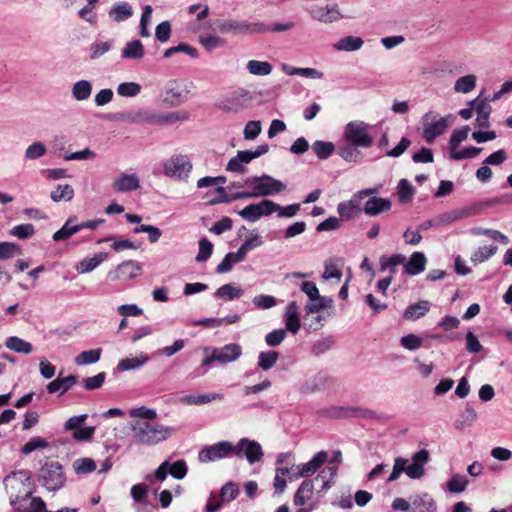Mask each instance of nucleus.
I'll return each instance as SVG.
<instances>
[{"label": "nucleus", "instance_id": "obj_1", "mask_svg": "<svg viewBox=\"0 0 512 512\" xmlns=\"http://www.w3.org/2000/svg\"><path fill=\"white\" fill-rule=\"evenodd\" d=\"M130 429L134 443L139 446L156 445L175 433L173 427L143 420H132Z\"/></svg>", "mask_w": 512, "mask_h": 512}, {"label": "nucleus", "instance_id": "obj_2", "mask_svg": "<svg viewBox=\"0 0 512 512\" xmlns=\"http://www.w3.org/2000/svg\"><path fill=\"white\" fill-rule=\"evenodd\" d=\"M243 185L249 187L250 190L233 194V199L267 197L276 195L286 189V185L283 182L268 174L248 177Z\"/></svg>", "mask_w": 512, "mask_h": 512}, {"label": "nucleus", "instance_id": "obj_3", "mask_svg": "<svg viewBox=\"0 0 512 512\" xmlns=\"http://www.w3.org/2000/svg\"><path fill=\"white\" fill-rule=\"evenodd\" d=\"M430 458L429 452L426 449H421L414 453L412 462L408 464V460L403 457H396L394 465L387 482H394L399 479L400 475L405 472L410 479H420L425 474V465Z\"/></svg>", "mask_w": 512, "mask_h": 512}, {"label": "nucleus", "instance_id": "obj_4", "mask_svg": "<svg viewBox=\"0 0 512 512\" xmlns=\"http://www.w3.org/2000/svg\"><path fill=\"white\" fill-rule=\"evenodd\" d=\"M3 484L9 494L10 504L13 506L30 498L33 493L31 473L27 470L11 472L4 478Z\"/></svg>", "mask_w": 512, "mask_h": 512}, {"label": "nucleus", "instance_id": "obj_5", "mask_svg": "<svg viewBox=\"0 0 512 512\" xmlns=\"http://www.w3.org/2000/svg\"><path fill=\"white\" fill-rule=\"evenodd\" d=\"M215 30L222 34L252 35L265 33L268 27L264 23H251L238 19H222L215 22Z\"/></svg>", "mask_w": 512, "mask_h": 512}, {"label": "nucleus", "instance_id": "obj_6", "mask_svg": "<svg viewBox=\"0 0 512 512\" xmlns=\"http://www.w3.org/2000/svg\"><path fill=\"white\" fill-rule=\"evenodd\" d=\"M451 115L440 116L435 111H429L421 117L422 137L427 143H433L436 138L443 135L448 126Z\"/></svg>", "mask_w": 512, "mask_h": 512}, {"label": "nucleus", "instance_id": "obj_7", "mask_svg": "<svg viewBox=\"0 0 512 512\" xmlns=\"http://www.w3.org/2000/svg\"><path fill=\"white\" fill-rule=\"evenodd\" d=\"M344 138L352 146L369 148L373 143L369 124L363 121H351L344 128Z\"/></svg>", "mask_w": 512, "mask_h": 512}, {"label": "nucleus", "instance_id": "obj_8", "mask_svg": "<svg viewBox=\"0 0 512 512\" xmlns=\"http://www.w3.org/2000/svg\"><path fill=\"white\" fill-rule=\"evenodd\" d=\"M38 478L42 486L52 492L61 489L66 481L63 468L58 462H50L42 466Z\"/></svg>", "mask_w": 512, "mask_h": 512}, {"label": "nucleus", "instance_id": "obj_9", "mask_svg": "<svg viewBox=\"0 0 512 512\" xmlns=\"http://www.w3.org/2000/svg\"><path fill=\"white\" fill-rule=\"evenodd\" d=\"M378 193V188H367L357 191L350 200L340 202L337 206V212L341 219L351 220L359 216L363 211L361 207V200L369 195Z\"/></svg>", "mask_w": 512, "mask_h": 512}, {"label": "nucleus", "instance_id": "obj_10", "mask_svg": "<svg viewBox=\"0 0 512 512\" xmlns=\"http://www.w3.org/2000/svg\"><path fill=\"white\" fill-rule=\"evenodd\" d=\"M231 455H235V445L229 441H220L203 447L198 454V459L202 463H208L227 458Z\"/></svg>", "mask_w": 512, "mask_h": 512}, {"label": "nucleus", "instance_id": "obj_11", "mask_svg": "<svg viewBox=\"0 0 512 512\" xmlns=\"http://www.w3.org/2000/svg\"><path fill=\"white\" fill-rule=\"evenodd\" d=\"M250 97L247 91H234L217 100V109L231 114H237L247 108Z\"/></svg>", "mask_w": 512, "mask_h": 512}, {"label": "nucleus", "instance_id": "obj_12", "mask_svg": "<svg viewBox=\"0 0 512 512\" xmlns=\"http://www.w3.org/2000/svg\"><path fill=\"white\" fill-rule=\"evenodd\" d=\"M163 169L167 177L183 180L189 176L192 163L185 155H175L164 163Z\"/></svg>", "mask_w": 512, "mask_h": 512}, {"label": "nucleus", "instance_id": "obj_13", "mask_svg": "<svg viewBox=\"0 0 512 512\" xmlns=\"http://www.w3.org/2000/svg\"><path fill=\"white\" fill-rule=\"evenodd\" d=\"M327 460L328 453L323 450L319 451L309 462L292 467L290 480L312 476Z\"/></svg>", "mask_w": 512, "mask_h": 512}, {"label": "nucleus", "instance_id": "obj_14", "mask_svg": "<svg viewBox=\"0 0 512 512\" xmlns=\"http://www.w3.org/2000/svg\"><path fill=\"white\" fill-rule=\"evenodd\" d=\"M245 456L250 464H254L262 460L264 453L260 443L248 438H242L235 445V456Z\"/></svg>", "mask_w": 512, "mask_h": 512}, {"label": "nucleus", "instance_id": "obj_15", "mask_svg": "<svg viewBox=\"0 0 512 512\" xmlns=\"http://www.w3.org/2000/svg\"><path fill=\"white\" fill-rule=\"evenodd\" d=\"M293 502L296 506L304 507L308 512L314 510L318 505V499L315 498L314 484L312 480H304L294 494Z\"/></svg>", "mask_w": 512, "mask_h": 512}, {"label": "nucleus", "instance_id": "obj_16", "mask_svg": "<svg viewBox=\"0 0 512 512\" xmlns=\"http://www.w3.org/2000/svg\"><path fill=\"white\" fill-rule=\"evenodd\" d=\"M310 15L314 20L324 24H330L344 18L337 4L315 5L311 8Z\"/></svg>", "mask_w": 512, "mask_h": 512}, {"label": "nucleus", "instance_id": "obj_17", "mask_svg": "<svg viewBox=\"0 0 512 512\" xmlns=\"http://www.w3.org/2000/svg\"><path fill=\"white\" fill-rule=\"evenodd\" d=\"M141 265L133 260H127L119 264L115 270L108 273L111 280H127L133 279L141 274Z\"/></svg>", "mask_w": 512, "mask_h": 512}, {"label": "nucleus", "instance_id": "obj_18", "mask_svg": "<svg viewBox=\"0 0 512 512\" xmlns=\"http://www.w3.org/2000/svg\"><path fill=\"white\" fill-rule=\"evenodd\" d=\"M186 94L182 85L178 81H171L166 86L162 93V101L169 107H176L184 103Z\"/></svg>", "mask_w": 512, "mask_h": 512}, {"label": "nucleus", "instance_id": "obj_19", "mask_svg": "<svg viewBox=\"0 0 512 512\" xmlns=\"http://www.w3.org/2000/svg\"><path fill=\"white\" fill-rule=\"evenodd\" d=\"M112 188L118 193H129L140 188V179L136 173H120L112 181Z\"/></svg>", "mask_w": 512, "mask_h": 512}, {"label": "nucleus", "instance_id": "obj_20", "mask_svg": "<svg viewBox=\"0 0 512 512\" xmlns=\"http://www.w3.org/2000/svg\"><path fill=\"white\" fill-rule=\"evenodd\" d=\"M365 202L363 212L368 216H377L387 212L392 207V202L388 198L377 197L376 194L369 195Z\"/></svg>", "mask_w": 512, "mask_h": 512}, {"label": "nucleus", "instance_id": "obj_21", "mask_svg": "<svg viewBox=\"0 0 512 512\" xmlns=\"http://www.w3.org/2000/svg\"><path fill=\"white\" fill-rule=\"evenodd\" d=\"M217 362L227 364L236 361L242 355V348L239 344L230 343L221 348H213Z\"/></svg>", "mask_w": 512, "mask_h": 512}, {"label": "nucleus", "instance_id": "obj_22", "mask_svg": "<svg viewBox=\"0 0 512 512\" xmlns=\"http://www.w3.org/2000/svg\"><path fill=\"white\" fill-rule=\"evenodd\" d=\"M469 105L474 106L476 117V125L479 128H488L490 126L489 116L491 113V106L487 100L477 97L469 102Z\"/></svg>", "mask_w": 512, "mask_h": 512}, {"label": "nucleus", "instance_id": "obj_23", "mask_svg": "<svg viewBox=\"0 0 512 512\" xmlns=\"http://www.w3.org/2000/svg\"><path fill=\"white\" fill-rule=\"evenodd\" d=\"M410 500L411 512H436L437 510L436 502L427 493L414 495Z\"/></svg>", "mask_w": 512, "mask_h": 512}, {"label": "nucleus", "instance_id": "obj_24", "mask_svg": "<svg viewBox=\"0 0 512 512\" xmlns=\"http://www.w3.org/2000/svg\"><path fill=\"white\" fill-rule=\"evenodd\" d=\"M77 381L78 378L75 375H68L66 377L58 376L47 384L46 389L50 394L59 392V395L61 396L74 386Z\"/></svg>", "mask_w": 512, "mask_h": 512}, {"label": "nucleus", "instance_id": "obj_25", "mask_svg": "<svg viewBox=\"0 0 512 512\" xmlns=\"http://www.w3.org/2000/svg\"><path fill=\"white\" fill-rule=\"evenodd\" d=\"M427 258L423 252H414L407 262H404V272L408 275H418L425 270Z\"/></svg>", "mask_w": 512, "mask_h": 512}, {"label": "nucleus", "instance_id": "obj_26", "mask_svg": "<svg viewBox=\"0 0 512 512\" xmlns=\"http://www.w3.org/2000/svg\"><path fill=\"white\" fill-rule=\"evenodd\" d=\"M285 326L293 334H296L300 329L299 306L295 301H291L286 307Z\"/></svg>", "mask_w": 512, "mask_h": 512}, {"label": "nucleus", "instance_id": "obj_27", "mask_svg": "<svg viewBox=\"0 0 512 512\" xmlns=\"http://www.w3.org/2000/svg\"><path fill=\"white\" fill-rule=\"evenodd\" d=\"M129 119L135 123L163 126V113L138 111L129 114Z\"/></svg>", "mask_w": 512, "mask_h": 512}, {"label": "nucleus", "instance_id": "obj_28", "mask_svg": "<svg viewBox=\"0 0 512 512\" xmlns=\"http://www.w3.org/2000/svg\"><path fill=\"white\" fill-rule=\"evenodd\" d=\"M474 213V210L469 207L455 209L442 213L436 217V223L440 225L451 224L457 220L466 218Z\"/></svg>", "mask_w": 512, "mask_h": 512}, {"label": "nucleus", "instance_id": "obj_29", "mask_svg": "<svg viewBox=\"0 0 512 512\" xmlns=\"http://www.w3.org/2000/svg\"><path fill=\"white\" fill-rule=\"evenodd\" d=\"M251 161L248 150L238 151L236 156L229 160L226 170L238 174H244L247 171L246 165Z\"/></svg>", "mask_w": 512, "mask_h": 512}, {"label": "nucleus", "instance_id": "obj_30", "mask_svg": "<svg viewBox=\"0 0 512 512\" xmlns=\"http://www.w3.org/2000/svg\"><path fill=\"white\" fill-rule=\"evenodd\" d=\"M224 395L221 393H209L198 395H186L180 398L183 405H203L215 400H223Z\"/></svg>", "mask_w": 512, "mask_h": 512}, {"label": "nucleus", "instance_id": "obj_31", "mask_svg": "<svg viewBox=\"0 0 512 512\" xmlns=\"http://www.w3.org/2000/svg\"><path fill=\"white\" fill-rule=\"evenodd\" d=\"M431 304L427 300H421L407 307L403 314V318L409 321H415L423 317L429 312Z\"/></svg>", "mask_w": 512, "mask_h": 512}, {"label": "nucleus", "instance_id": "obj_32", "mask_svg": "<svg viewBox=\"0 0 512 512\" xmlns=\"http://www.w3.org/2000/svg\"><path fill=\"white\" fill-rule=\"evenodd\" d=\"M108 15L114 22H122L133 15V8L128 2H120L110 8Z\"/></svg>", "mask_w": 512, "mask_h": 512}, {"label": "nucleus", "instance_id": "obj_33", "mask_svg": "<svg viewBox=\"0 0 512 512\" xmlns=\"http://www.w3.org/2000/svg\"><path fill=\"white\" fill-rule=\"evenodd\" d=\"M76 219V216L69 217L65 224L53 234L52 239L54 241L66 240L79 232L78 224L75 223Z\"/></svg>", "mask_w": 512, "mask_h": 512}, {"label": "nucleus", "instance_id": "obj_34", "mask_svg": "<svg viewBox=\"0 0 512 512\" xmlns=\"http://www.w3.org/2000/svg\"><path fill=\"white\" fill-rule=\"evenodd\" d=\"M106 257L107 255L105 253H98L91 258H84L76 265V271L79 274L89 273L97 268Z\"/></svg>", "mask_w": 512, "mask_h": 512}, {"label": "nucleus", "instance_id": "obj_35", "mask_svg": "<svg viewBox=\"0 0 512 512\" xmlns=\"http://www.w3.org/2000/svg\"><path fill=\"white\" fill-rule=\"evenodd\" d=\"M332 303V298L319 295L306 303L305 311L307 314H318L322 310L331 307Z\"/></svg>", "mask_w": 512, "mask_h": 512}, {"label": "nucleus", "instance_id": "obj_36", "mask_svg": "<svg viewBox=\"0 0 512 512\" xmlns=\"http://www.w3.org/2000/svg\"><path fill=\"white\" fill-rule=\"evenodd\" d=\"M5 346L16 353H21L25 355H28L33 351V346L31 343L17 336H11L7 338Z\"/></svg>", "mask_w": 512, "mask_h": 512}, {"label": "nucleus", "instance_id": "obj_37", "mask_svg": "<svg viewBox=\"0 0 512 512\" xmlns=\"http://www.w3.org/2000/svg\"><path fill=\"white\" fill-rule=\"evenodd\" d=\"M149 358L146 354L141 353L137 357L125 358L119 361L117 369L120 371H129L140 368L148 362Z\"/></svg>", "mask_w": 512, "mask_h": 512}, {"label": "nucleus", "instance_id": "obj_38", "mask_svg": "<svg viewBox=\"0 0 512 512\" xmlns=\"http://www.w3.org/2000/svg\"><path fill=\"white\" fill-rule=\"evenodd\" d=\"M74 189L69 184H59L56 186L54 190L50 193V198L53 202H60V201H71L74 197Z\"/></svg>", "mask_w": 512, "mask_h": 512}, {"label": "nucleus", "instance_id": "obj_39", "mask_svg": "<svg viewBox=\"0 0 512 512\" xmlns=\"http://www.w3.org/2000/svg\"><path fill=\"white\" fill-rule=\"evenodd\" d=\"M92 93V84L88 80H79L73 84L72 96L77 101L87 100Z\"/></svg>", "mask_w": 512, "mask_h": 512}, {"label": "nucleus", "instance_id": "obj_40", "mask_svg": "<svg viewBox=\"0 0 512 512\" xmlns=\"http://www.w3.org/2000/svg\"><path fill=\"white\" fill-rule=\"evenodd\" d=\"M477 77L474 74H468L459 77L454 84V90L457 93L467 94L476 87Z\"/></svg>", "mask_w": 512, "mask_h": 512}, {"label": "nucleus", "instance_id": "obj_41", "mask_svg": "<svg viewBox=\"0 0 512 512\" xmlns=\"http://www.w3.org/2000/svg\"><path fill=\"white\" fill-rule=\"evenodd\" d=\"M363 45V40L357 36H346L341 38L334 48L338 51H356Z\"/></svg>", "mask_w": 512, "mask_h": 512}, {"label": "nucleus", "instance_id": "obj_42", "mask_svg": "<svg viewBox=\"0 0 512 512\" xmlns=\"http://www.w3.org/2000/svg\"><path fill=\"white\" fill-rule=\"evenodd\" d=\"M144 56V47L140 40L128 42L122 50L125 59H141Z\"/></svg>", "mask_w": 512, "mask_h": 512}, {"label": "nucleus", "instance_id": "obj_43", "mask_svg": "<svg viewBox=\"0 0 512 512\" xmlns=\"http://www.w3.org/2000/svg\"><path fill=\"white\" fill-rule=\"evenodd\" d=\"M278 358L279 354L274 350L260 352L258 356V367L263 371H268L276 365Z\"/></svg>", "mask_w": 512, "mask_h": 512}, {"label": "nucleus", "instance_id": "obj_44", "mask_svg": "<svg viewBox=\"0 0 512 512\" xmlns=\"http://www.w3.org/2000/svg\"><path fill=\"white\" fill-rule=\"evenodd\" d=\"M243 295V290L239 287H236L233 284H224L220 288H218L215 292V296L219 299L223 300H233L236 298H240Z\"/></svg>", "mask_w": 512, "mask_h": 512}, {"label": "nucleus", "instance_id": "obj_45", "mask_svg": "<svg viewBox=\"0 0 512 512\" xmlns=\"http://www.w3.org/2000/svg\"><path fill=\"white\" fill-rule=\"evenodd\" d=\"M102 350L100 348L81 352L75 357V363L78 366L95 364L100 360Z\"/></svg>", "mask_w": 512, "mask_h": 512}, {"label": "nucleus", "instance_id": "obj_46", "mask_svg": "<svg viewBox=\"0 0 512 512\" xmlns=\"http://www.w3.org/2000/svg\"><path fill=\"white\" fill-rule=\"evenodd\" d=\"M250 74L256 76L269 75L272 71V65L267 61L250 60L246 64Z\"/></svg>", "mask_w": 512, "mask_h": 512}, {"label": "nucleus", "instance_id": "obj_47", "mask_svg": "<svg viewBox=\"0 0 512 512\" xmlns=\"http://www.w3.org/2000/svg\"><path fill=\"white\" fill-rule=\"evenodd\" d=\"M476 419L477 412L471 406L467 405L459 418L455 421L454 427L457 430H462L466 426H470Z\"/></svg>", "mask_w": 512, "mask_h": 512}, {"label": "nucleus", "instance_id": "obj_48", "mask_svg": "<svg viewBox=\"0 0 512 512\" xmlns=\"http://www.w3.org/2000/svg\"><path fill=\"white\" fill-rule=\"evenodd\" d=\"M47 152V147L41 141H35L24 151V156L29 161H34L43 157Z\"/></svg>", "mask_w": 512, "mask_h": 512}, {"label": "nucleus", "instance_id": "obj_49", "mask_svg": "<svg viewBox=\"0 0 512 512\" xmlns=\"http://www.w3.org/2000/svg\"><path fill=\"white\" fill-rule=\"evenodd\" d=\"M129 416L134 420H143L153 422L157 418V412L154 409L145 406L133 408L129 411Z\"/></svg>", "mask_w": 512, "mask_h": 512}, {"label": "nucleus", "instance_id": "obj_50", "mask_svg": "<svg viewBox=\"0 0 512 512\" xmlns=\"http://www.w3.org/2000/svg\"><path fill=\"white\" fill-rule=\"evenodd\" d=\"M312 149L319 159H327L332 155L335 146L332 142H325L317 140L313 143Z\"/></svg>", "mask_w": 512, "mask_h": 512}, {"label": "nucleus", "instance_id": "obj_51", "mask_svg": "<svg viewBox=\"0 0 512 512\" xmlns=\"http://www.w3.org/2000/svg\"><path fill=\"white\" fill-rule=\"evenodd\" d=\"M406 257L403 254H394L390 257H382L380 259L381 270L389 269L391 273H395L398 265H404Z\"/></svg>", "mask_w": 512, "mask_h": 512}, {"label": "nucleus", "instance_id": "obj_52", "mask_svg": "<svg viewBox=\"0 0 512 512\" xmlns=\"http://www.w3.org/2000/svg\"><path fill=\"white\" fill-rule=\"evenodd\" d=\"M469 480L465 475L454 474L447 483V488L451 493H461L465 491Z\"/></svg>", "mask_w": 512, "mask_h": 512}, {"label": "nucleus", "instance_id": "obj_53", "mask_svg": "<svg viewBox=\"0 0 512 512\" xmlns=\"http://www.w3.org/2000/svg\"><path fill=\"white\" fill-rule=\"evenodd\" d=\"M397 194L401 203H407L414 194V188L407 179H401L397 186Z\"/></svg>", "mask_w": 512, "mask_h": 512}, {"label": "nucleus", "instance_id": "obj_54", "mask_svg": "<svg viewBox=\"0 0 512 512\" xmlns=\"http://www.w3.org/2000/svg\"><path fill=\"white\" fill-rule=\"evenodd\" d=\"M482 148L479 147H466L462 150L454 149L450 150V158L456 161L463 159H472L475 158L478 154H480Z\"/></svg>", "mask_w": 512, "mask_h": 512}, {"label": "nucleus", "instance_id": "obj_55", "mask_svg": "<svg viewBox=\"0 0 512 512\" xmlns=\"http://www.w3.org/2000/svg\"><path fill=\"white\" fill-rule=\"evenodd\" d=\"M213 252V244L207 238H201L198 243V253L195 257L196 262L207 261Z\"/></svg>", "mask_w": 512, "mask_h": 512}, {"label": "nucleus", "instance_id": "obj_56", "mask_svg": "<svg viewBox=\"0 0 512 512\" xmlns=\"http://www.w3.org/2000/svg\"><path fill=\"white\" fill-rule=\"evenodd\" d=\"M178 52L186 53L187 55H189L192 58L198 57L197 49L189 44H186V43H180L177 46L170 47V48L166 49L164 52V57L169 58Z\"/></svg>", "mask_w": 512, "mask_h": 512}, {"label": "nucleus", "instance_id": "obj_57", "mask_svg": "<svg viewBox=\"0 0 512 512\" xmlns=\"http://www.w3.org/2000/svg\"><path fill=\"white\" fill-rule=\"evenodd\" d=\"M469 131V126H463L460 129L454 130L449 140V151L457 149L460 143L467 139Z\"/></svg>", "mask_w": 512, "mask_h": 512}, {"label": "nucleus", "instance_id": "obj_58", "mask_svg": "<svg viewBox=\"0 0 512 512\" xmlns=\"http://www.w3.org/2000/svg\"><path fill=\"white\" fill-rule=\"evenodd\" d=\"M189 118L190 114L185 110L163 113V125H173L178 122L187 121Z\"/></svg>", "mask_w": 512, "mask_h": 512}, {"label": "nucleus", "instance_id": "obj_59", "mask_svg": "<svg viewBox=\"0 0 512 512\" xmlns=\"http://www.w3.org/2000/svg\"><path fill=\"white\" fill-rule=\"evenodd\" d=\"M10 234L18 239H29L35 234L32 224H19L10 230Z\"/></svg>", "mask_w": 512, "mask_h": 512}, {"label": "nucleus", "instance_id": "obj_60", "mask_svg": "<svg viewBox=\"0 0 512 512\" xmlns=\"http://www.w3.org/2000/svg\"><path fill=\"white\" fill-rule=\"evenodd\" d=\"M497 252L496 246H483L480 247L477 251H475L471 255V261L473 263H481L488 260L491 256H493Z\"/></svg>", "mask_w": 512, "mask_h": 512}, {"label": "nucleus", "instance_id": "obj_61", "mask_svg": "<svg viewBox=\"0 0 512 512\" xmlns=\"http://www.w3.org/2000/svg\"><path fill=\"white\" fill-rule=\"evenodd\" d=\"M20 254H22V251L17 244L12 242L0 243V260H6Z\"/></svg>", "mask_w": 512, "mask_h": 512}, {"label": "nucleus", "instance_id": "obj_62", "mask_svg": "<svg viewBox=\"0 0 512 512\" xmlns=\"http://www.w3.org/2000/svg\"><path fill=\"white\" fill-rule=\"evenodd\" d=\"M290 469L287 467L280 468L278 467L276 469V474L274 477L273 487L275 490V493L281 494L285 488H286V480L285 476L290 473Z\"/></svg>", "mask_w": 512, "mask_h": 512}, {"label": "nucleus", "instance_id": "obj_63", "mask_svg": "<svg viewBox=\"0 0 512 512\" xmlns=\"http://www.w3.org/2000/svg\"><path fill=\"white\" fill-rule=\"evenodd\" d=\"M141 91V86L135 82H124L117 87V93L122 97H135Z\"/></svg>", "mask_w": 512, "mask_h": 512}, {"label": "nucleus", "instance_id": "obj_64", "mask_svg": "<svg viewBox=\"0 0 512 512\" xmlns=\"http://www.w3.org/2000/svg\"><path fill=\"white\" fill-rule=\"evenodd\" d=\"M73 468L78 474H86L96 469V463L91 458H79L74 461Z\"/></svg>", "mask_w": 512, "mask_h": 512}]
</instances>
